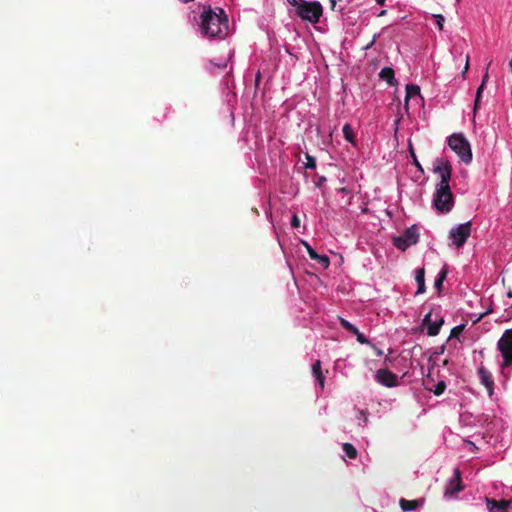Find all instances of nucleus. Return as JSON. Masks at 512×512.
Instances as JSON below:
<instances>
[{
    "mask_svg": "<svg viewBox=\"0 0 512 512\" xmlns=\"http://www.w3.org/2000/svg\"><path fill=\"white\" fill-rule=\"evenodd\" d=\"M201 30L202 33L210 38H223L228 31V18L219 8L218 12L212 10L211 7L204 9L201 14Z\"/></svg>",
    "mask_w": 512,
    "mask_h": 512,
    "instance_id": "1",
    "label": "nucleus"
},
{
    "mask_svg": "<svg viewBox=\"0 0 512 512\" xmlns=\"http://www.w3.org/2000/svg\"><path fill=\"white\" fill-rule=\"evenodd\" d=\"M448 145L464 163L468 164L472 161L471 147L463 134H452L448 138Z\"/></svg>",
    "mask_w": 512,
    "mask_h": 512,
    "instance_id": "2",
    "label": "nucleus"
},
{
    "mask_svg": "<svg viewBox=\"0 0 512 512\" xmlns=\"http://www.w3.org/2000/svg\"><path fill=\"white\" fill-rule=\"evenodd\" d=\"M433 206L440 213H448L454 206V196L451 188L436 187Z\"/></svg>",
    "mask_w": 512,
    "mask_h": 512,
    "instance_id": "3",
    "label": "nucleus"
},
{
    "mask_svg": "<svg viewBox=\"0 0 512 512\" xmlns=\"http://www.w3.org/2000/svg\"><path fill=\"white\" fill-rule=\"evenodd\" d=\"M323 9L319 2H306L305 0L297 6L296 14L305 21L318 23L322 16Z\"/></svg>",
    "mask_w": 512,
    "mask_h": 512,
    "instance_id": "4",
    "label": "nucleus"
},
{
    "mask_svg": "<svg viewBox=\"0 0 512 512\" xmlns=\"http://www.w3.org/2000/svg\"><path fill=\"white\" fill-rule=\"evenodd\" d=\"M419 240V231L417 226L413 225L407 228L400 236L394 237L393 244L401 251H405L408 247L415 245Z\"/></svg>",
    "mask_w": 512,
    "mask_h": 512,
    "instance_id": "5",
    "label": "nucleus"
},
{
    "mask_svg": "<svg viewBox=\"0 0 512 512\" xmlns=\"http://www.w3.org/2000/svg\"><path fill=\"white\" fill-rule=\"evenodd\" d=\"M434 172L439 175L440 182L436 187L450 188V180L452 176V166L447 159L437 158Z\"/></svg>",
    "mask_w": 512,
    "mask_h": 512,
    "instance_id": "6",
    "label": "nucleus"
},
{
    "mask_svg": "<svg viewBox=\"0 0 512 512\" xmlns=\"http://www.w3.org/2000/svg\"><path fill=\"white\" fill-rule=\"evenodd\" d=\"M471 234V222L458 225L450 230L449 237L456 248L462 247Z\"/></svg>",
    "mask_w": 512,
    "mask_h": 512,
    "instance_id": "7",
    "label": "nucleus"
},
{
    "mask_svg": "<svg viewBox=\"0 0 512 512\" xmlns=\"http://www.w3.org/2000/svg\"><path fill=\"white\" fill-rule=\"evenodd\" d=\"M498 349L504 359L503 366L512 365V329L503 333L498 341Z\"/></svg>",
    "mask_w": 512,
    "mask_h": 512,
    "instance_id": "8",
    "label": "nucleus"
},
{
    "mask_svg": "<svg viewBox=\"0 0 512 512\" xmlns=\"http://www.w3.org/2000/svg\"><path fill=\"white\" fill-rule=\"evenodd\" d=\"M464 489L462 484L461 471L459 468L454 470V476L450 479L445 488L444 495L447 497L453 496Z\"/></svg>",
    "mask_w": 512,
    "mask_h": 512,
    "instance_id": "9",
    "label": "nucleus"
},
{
    "mask_svg": "<svg viewBox=\"0 0 512 512\" xmlns=\"http://www.w3.org/2000/svg\"><path fill=\"white\" fill-rule=\"evenodd\" d=\"M376 380L386 387H395L398 385L397 375L388 369H379L376 372Z\"/></svg>",
    "mask_w": 512,
    "mask_h": 512,
    "instance_id": "10",
    "label": "nucleus"
},
{
    "mask_svg": "<svg viewBox=\"0 0 512 512\" xmlns=\"http://www.w3.org/2000/svg\"><path fill=\"white\" fill-rule=\"evenodd\" d=\"M487 509L489 512H508V507L511 504V500H494L486 497Z\"/></svg>",
    "mask_w": 512,
    "mask_h": 512,
    "instance_id": "11",
    "label": "nucleus"
},
{
    "mask_svg": "<svg viewBox=\"0 0 512 512\" xmlns=\"http://www.w3.org/2000/svg\"><path fill=\"white\" fill-rule=\"evenodd\" d=\"M478 375L481 380V383L487 389L489 396H491L493 394L494 389V381L492 374L484 366H480L478 369Z\"/></svg>",
    "mask_w": 512,
    "mask_h": 512,
    "instance_id": "12",
    "label": "nucleus"
},
{
    "mask_svg": "<svg viewBox=\"0 0 512 512\" xmlns=\"http://www.w3.org/2000/svg\"><path fill=\"white\" fill-rule=\"evenodd\" d=\"M491 63L492 62L490 61L487 64L486 69H485V73H484L483 78H482V82H481L480 86L477 89L476 97H475V102H474V109H473L474 113H476L477 109L479 108L482 92H483L484 87L486 85V82L488 81V78H489V67H490Z\"/></svg>",
    "mask_w": 512,
    "mask_h": 512,
    "instance_id": "13",
    "label": "nucleus"
},
{
    "mask_svg": "<svg viewBox=\"0 0 512 512\" xmlns=\"http://www.w3.org/2000/svg\"><path fill=\"white\" fill-rule=\"evenodd\" d=\"M413 98H421L420 87L415 84H408V85H406V96H405V104H404V108L407 112H408V107H409L408 106L409 101H410V99H413Z\"/></svg>",
    "mask_w": 512,
    "mask_h": 512,
    "instance_id": "14",
    "label": "nucleus"
},
{
    "mask_svg": "<svg viewBox=\"0 0 512 512\" xmlns=\"http://www.w3.org/2000/svg\"><path fill=\"white\" fill-rule=\"evenodd\" d=\"M307 252L312 260H316L323 268H328L330 259L327 255H319L314 249L307 245Z\"/></svg>",
    "mask_w": 512,
    "mask_h": 512,
    "instance_id": "15",
    "label": "nucleus"
},
{
    "mask_svg": "<svg viewBox=\"0 0 512 512\" xmlns=\"http://www.w3.org/2000/svg\"><path fill=\"white\" fill-rule=\"evenodd\" d=\"M423 323H428L427 334L429 336H436L439 334L441 325L443 324V320H440L438 322H430V314H427L423 319Z\"/></svg>",
    "mask_w": 512,
    "mask_h": 512,
    "instance_id": "16",
    "label": "nucleus"
},
{
    "mask_svg": "<svg viewBox=\"0 0 512 512\" xmlns=\"http://www.w3.org/2000/svg\"><path fill=\"white\" fill-rule=\"evenodd\" d=\"M379 77L381 80L386 81L391 86L396 82L394 70L391 67L382 68L379 73Z\"/></svg>",
    "mask_w": 512,
    "mask_h": 512,
    "instance_id": "17",
    "label": "nucleus"
},
{
    "mask_svg": "<svg viewBox=\"0 0 512 512\" xmlns=\"http://www.w3.org/2000/svg\"><path fill=\"white\" fill-rule=\"evenodd\" d=\"M415 280L417 282V285H418V289H417V292L416 294H422L425 292V270L424 268H418L416 270V275H415Z\"/></svg>",
    "mask_w": 512,
    "mask_h": 512,
    "instance_id": "18",
    "label": "nucleus"
},
{
    "mask_svg": "<svg viewBox=\"0 0 512 512\" xmlns=\"http://www.w3.org/2000/svg\"><path fill=\"white\" fill-rule=\"evenodd\" d=\"M312 373H313L314 377L316 378V380L318 381L321 389H323L324 388L325 378H324V376L322 374L320 360H316L313 363V365H312Z\"/></svg>",
    "mask_w": 512,
    "mask_h": 512,
    "instance_id": "19",
    "label": "nucleus"
},
{
    "mask_svg": "<svg viewBox=\"0 0 512 512\" xmlns=\"http://www.w3.org/2000/svg\"><path fill=\"white\" fill-rule=\"evenodd\" d=\"M400 507L404 511H412L418 507V501L407 500V499L402 498L400 500Z\"/></svg>",
    "mask_w": 512,
    "mask_h": 512,
    "instance_id": "20",
    "label": "nucleus"
},
{
    "mask_svg": "<svg viewBox=\"0 0 512 512\" xmlns=\"http://www.w3.org/2000/svg\"><path fill=\"white\" fill-rule=\"evenodd\" d=\"M447 269L445 267H443L441 269V271L439 272L437 278L435 279V282H434V285L436 287V289L440 292L441 288H442V285H443V282L444 280L446 279L447 277Z\"/></svg>",
    "mask_w": 512,
    "mask_h": 512,
    "instance_id": "21",
    "label": "nucleus"
},
{
    "mask_svg": "<svg viewBox=\"0 0 512 512\" xmlns=\"http://www.w3.org/2000/svg\"><path fill=\"white\" fill-rule=\"evenodd\" d=\"M343 135H344V138L354 144L355 142V136H354V132H353V129L351 127L350 124L346 123L344 126H343Z\"/></svg>",
    "mask_w": 512,
    "mask_h": 512,
    "instance_id": "22",
    "label": "nucleus"
},
{
    "mask_svg": "<svg viewBox=\"0 0 512 512\" xmlns=\"http://www.w3.org/2000/svg\"><path fill=\"white\" fill-rule=\"evenodd\" d=\"M342 449L349 459H355L357 457V450L352 444L344 443Z\"/></svg>",
    "mask_w": 512,
    "mask_h": 512,
    "instance_id": "23",
    "label": "nucleus"
},
{
    "mask_svg": "<svg viewBox=\"0 0 512 512\" xmlns=\"http://www.w3.org/2000/svg\"><path fill=\"white\" fill-rule=\"evenodd\" d=\"M339 319H340V324H341V326L344 329H346L347 331H349L351 333H356L357 332V327L356 326H354L353 324H351L350 322H348L344 318H339Z\"/></svg>",
    "mask_w": 512,
    "mask_h": 512,
    "instance_id": "24",
    "label": "nucleus"
},
{
    "mask_svg": "<svg viewBox=\"0 0 512 512\" xmlns=\"http://www.w3.org/2000/svg\"><path fill=\"white\" fill-rule=\"evenodd\" d=\"M409 151H410L411 157H412V159H413V164H414V166H415V167H416L420 172H423L424 170H423V168H422V165H421V164H420V162L418 161V159H417V157H416V154H415V152H414V150H413V148H412V145H411V144H410V149H409Z\"/></svg>",
    "mask_w": 512,
    "mask_h": 512,
    "instance_id": "25",
    "label": "nucleus"
},
{
    "mask_svg": "<svg viewBox=\"0 0 512 512\" xmlns=\"http://www.w3.org/2000/svg\"><path fill=\"white\" fill-rule=\"evenodd\" d=\"M446 389V383L444 381H439L436 386H435V389L433 390L434 394L436 396H439L441 395Z\"/></svg>",
    "mask_w": 512,
    "mask_h": 512,
    "instance_id": "26",
    "label": "nucleus"
},
{
    "mask_svg": "<svg viewBox=\"0 0 512 512\" xmlns=\"http://www.w3.org/2000/svg\"><path fill=\"white\" fill-rule=\"evenodd\" d=\"M464 330V325H458L451 330L450 338H457Z\"/></svg>",
    "mask_w": 512,
    "mask_h": 512,
    "instance_id": "27",
    "label": "nucleus"
},
{
    "mask_svg": "<svg viewBox=\"0 0 512 512\" xmlns=\"http://www.w3.org/2000/svg\"><path fill=\"white\" fill-rule=\"evenodd\" d=\"M433 18L435 19L437 27L442 30L443 29V23L445 21V18L441 14H435L433 15Z\"/></svg>",
    "mask_w": 512,
    "mask_h": 512,
    "instance_id": "28",
    "label": "nucleus"
},
{
    "mask_svg": "<svg viewBox=\"0 0 512 512\" xmlns=\"http://www.w3.org/2000/svg\"><path fill=\"white\" fill-rule=\"evenodd\" d=\"M291 226H292L293 228H299V227H300V219H299V217H298L296 214H294V215L292 216V219H291Z\"/></svg>",
    "mask_w": 512,
    "mask_h": 512,
    "instance_id": "29",
    "label": "nucleus"
},
{
    "mask_svg": "<svg viewBox=\"0 0 512 512\" xmlns=\"http://www.w3.org/2000/svg\"><path fill=\"white\" fill-rule=\"evenodd\" d=\"M306 167L307 168H315L316 167V160L315 158L311 157V156H307V163H306Z\"/></svg>",
    "mask_w": 512,
    "mask_h": 512,
    "instance_id": "30",
    "label": "nucleus"
},
{
    "mask_svg": "<svg viewBox=\"0 0 512 512\" xmlns=\"http://www.w3.org/2000/svg\"><path fill=\"white\" fill-rule=\"evenodd\" d=\"M357 341L361 344H370V341L362 333L357 337Z\"/></svg>",
    "mask_w": 512,
    "mask_h": 512,
    "instance_id": "31",
    "label": "nucleus"
},
{
    "mask_svg": "<svg viewBox=\"0 0 512 512\" xmlns=\"http://www.w3.org/2000/svg\"><path fill=\"white\" fill-rule=\"evenodd\" d=\"M469 69V55H466V63L464 66V70L462 71V77L465 79V75Z\"/></svg>",
    "mask_w": 512,
    "mask_h": 512,
    "instance_id": "32",
    "label": "nucleus"
},
{
    "mask_svg": "<svg viewBox=\"0 0 512 512\" xmlns=\"http://www.w3.org/2000/svg\"><path fill=\"white\" fill-rule=\"evenodd\" d=\"M374 350H375L377 356H381L383 354V351L376 347H374Z\"/></svg>",
    "mask_w": 512,
    "mask_h": 512,
    "instance_id": "33",
    "label": "nucleus"
},
{
    "mask_svg": "<svg viewBox=\"0 0 512 512\" xmlns=\"http://www.w3.org/2000/svg\"><path fill=\"white\" fill-rule=\"evenodd\" d=\"M385 2V0H376V3L379 4V5H383Z\"/></svg>",
    "mask_w": 512,
    "mask_h": 512,
    "instance_id": "34",
    "label": "nucleus"
},
{
    "mask_svg": "<svg viewBox=\"0 0 512 512\" xmlns=\"http://www.w3.org/2000/svg\"><path fill=\"white\" fill-rule=\"evenodd\" d=\"M353 334H354V335H356V338H357L361 333H360V332H359V330L357 329V332H356V333H353Z\"/></svg>",
    "mask_w": 512,
    "mask_h": 512,
    "instance_id": "35",
    "label": "nucleus"
},
{
    "mask_svg": "<svg viewBox=\"0 0 512 512\" xmlns=\"http://www.w3.org/2000/svg\"><path fill=\"white\" fill-rule=\"evenodd\" d=\"M374 41H375V39H373V41H371V43L367 46V48L371 47L374 44Z\"/></svg>",
    "mask_w": 512,
    "mask_h": 512,
    "instance_id": "36",
    "label": "nucleus"
}]
</instances>
